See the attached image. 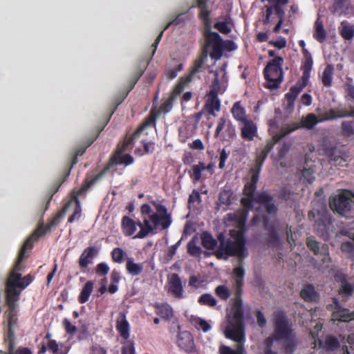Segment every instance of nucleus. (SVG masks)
<instances>
[{"label":"nucleus","instance_id":"32","mask_svg":"<svg viewBox=\"0 0 354 354\" xmlns=\"http://www.w3.org/2000/svg\"><path fill=\"white\" fill-rule=\"evenodd\" d=\"M333 74V67L331 65H328L323 73L322 77V81L324 86H330L331 85Z\"/></svg>","mask_w":354,"mask_h":354},{"label":"nucleus","instance_id":"11","mask_svg":"<svg viewBox=\"0 0 354 354\" xmlns=\"http://www.w3.org/2000/svg\"><path fill=\"white\" fill-rule=\"evenodd\" d=\"M352 194L347 190H342L334 196L330 201V208L343 216H348L352 208Z\"/></svg>","mask_w":354,"mask_h":354},{"label":"nucleus","instance_id":"18","mask_svg":"<svg viewBox=\"0 0 354 354\" xmlns=\"http://www.w3.org/2000/svg\"><path fill=\"white\" fill-rule=\"evenodd\" d=\"M177 344L179 347L187 352L192 353L194 350V339L190 333L183 331L178 333Z\"/></svg>","mask_w":354,"mask_h":354},{"label":"nucleus","instance_id":"46","mask_svg":"<svg viewBox=\"0 0 354 354\" xmlns=\"http://www.w3.org/2000/svg\"><path fill=\"white\" fill-rule=\"evenodd\" d=\"M214 28L223 34H228L231 31V28L228 26L227 24L224 21L216 23Z\"/></svg>","mask_w":354,"mask_h":354},{"label":"nucleus","instance_id":"25","mask_svg":"<svg viewBox=\"0 0 354 354\" xmlns=\"http://www.w3.org/2000/svg\"><path fill=\"white\" fill-rule=\"evenodd\" d=\"M232 113L237 121L243 122L247 120L245 109L241 106L239 102H236L232 106Z\"/></svg>","mask_w":354,"mask_h":354},{"label":"nucleus","instance_id":"45","mask_svg":"<svg viewBox=\"0 0 354 354\" xmlns=\"http://www.w3.org/2000/svg\"><path fill=\"white\" fill-rule=\"evenodd\" d=\"M135 349L133 344L131 342L127 341L123 343L122 354H134Z\"/></svg>","mask_w":354,"mask_h":354},{"label":"nucleus","instance_id":"41","mask_svg":"<svg viewBox=\"0 0 354 354\" xmlns=\"http://www.w3.org/2000/svg\"><path fill=\"white\" fill-rule=\"evenodd\" d=\"M322 328V325L320 323H317L313 328V330H310V335L312 337L315 339V347L316 346H322V342L317 337V333Z\"/></svg>","mask_w":354,"mask_h":354},{"label":"nucleus","instance_id":"17","mask_svg":"<svg viewBox=\"0 0 354 354\" xmlns=\"http://www.w3.org/2000/svg\"><path fill=\"white\" fill-rule=\"evenodd\" d=\"M218 93L209 91L206 95L205 108L209 115L215 116L216 112L220 111L221 101L218 97Z\"/></svg>","mask_w":354,"mask_h":354},{"label":"nucleus","instance_id":"54","mask_svg":"<svg viewBox=\"0 0 354 354\" xmlns=\"http://www.w3.org/2000/svg\"><path fill=\"white\" fill-rule=\"evenodd\" d=\"M64 325L66 331L71 334H73L75 333L77 328L75 326L72 325L68 319H65L64 320Z\"/></svg>","mask_w":354,"mask_h":354},{"label":"nucleus","instance_id":"3","mask_svg":"<svg viewBox=\"0 0 354 354\" xmlns=\"http://www.w3.org/2000/svg\"><path fill=\"white\" fill-rule=\"evenodd\" d=\"M155 209L144 204L140 207L142 221L136 223L133 219L124 216L122 228L126 236H132L136 231V225L140 231L133 236L134 239H143L154 230H162L168 228L171 223V215L167 208L160 204H154Z\"/></svg>","mask_w":354,"mask_h":354},{"label":"nucleus","instance_id":"14","mask_svg":"<svg viewBox=\"0 0 354 354\" xmlns=\"http://www.w3.org/2000/svg\"><path fill=\"white\" fill-rule=\"evenodd\" d=\"M326 156L331 165L343 167L346 165L349 159L348 153L342 148L335 147L326 152Z\"/></svg>","mask_w":354,"mask_h":354},{"label":"nucleus","instance_id":"37","mask_svg":"<svg viewBox=\"0 0 354 354\" xmlns=\"http://www.w3.org/2000/svg\"><path fill=\"white\" fill-rule=\"evenodd\" d=\"M205 169V165L201 162H200L198 165H194L192 166V176L195 181H198L201 179L202 171Z\"/></svg>","mask_w":354,"mask_h":354},{"label":"nucleus","instance_id":"26","mask_svg":"<svg viewBox=\"0 0 354 354\" xmlns=\"http://www.w3.org/2000/svg\"><path fill=\"white\" fill-rule=\"evenodd\" d=\"M190 322L195 328L198 330H202L205 333L207 332L211 328L210 324L207 321L200 317L192 316L190 319Z\"/></svg>","mask_w":354,"mask_h":354},{"label":"nucleus","instance_id":"61","mask_svg":"<svg viewBox=\"0 0 354 354\" xmlns=\"http://www.w3.org/2000/svg\"><path fill=\"white\" fill-rule=\"evenodd\" d=\"M257 320L259 326L263 327L266 324V319L263 313L260 311L257 313Z\"/></svg>","mask_w":354,"mask_h":354},{"label":"nucleus","instance_id":"53","mask_svg":"<svg viewBox=\"0 0 354 354\" xmlns=\"http://www.w3.org/2000/svg\"><path fill=\"white\" fill-rule=\"evenodd\" d=\"M270 44L279 49H281L286 47V40L283 37H280L277 40L270 41Z\"/></svg>","mask_w":354,"mask_h":354},{"label":"nucleus","instance_id":"58","mask_svg":"<svg viewBox=\"0 0 354 354\" xmlns=\"http://www.w3.org/2000/svg\"><path fill=\"white\" fill-rule=\"evenodd\" d=\"M172 104L170 100H167L160 107V111L163 113H166L169 112L171 109Z\"/></svg>","mask_w":354,"mask_h":354},{"label":"nucleus","instance_id":"63","mask_svg":"<svg viewBox=\"0 0 354 354\" xmlns=\"http://www.w3.org/2000/svg\"><path fill=\"white\" fill-rule=\"evenodd\" d=\"M301 102L306 106H309L312 103V97L309 94L304 93L301 98Z\"/></svg>","mask_w":354,"mask_h":354},{"label":"nucleus","instance_id":"62","mask_svg":"<svg viewBox=\"0 0 354 354\" xmlns=\"http://www.w3.org/2000/svg\"><path fill=\"white\" fill-rule=\"evenodd\" d=\"M282 6L274 5L273 8V12L278 16L279 19H282L283 20L284 11L281 8Z\"/></svg>","mask_w":354,"mask_h":354},{"label":"nucleus","instance_id":"49","mask_svg":"<svg viewBox=\"0 0 354 354\" xmlns=\"http://www.w3.org/2000/svg\"><path fill=\"white\" fill-rule=\"evenodd\" d=\"M188 252L193 255L198 257L201 254V249L194 242H189L187 245Z\"/></svg>","mask_w":354,"mask_h":354},{"label":"nucleus","instance_id":"35","mask_svg":"<svg viewBox=\"0 0 354 354\" xmlns=\"http://www.w3.org/2000/svg\"><path fill=\"white\" fill-rule=\"evenodd\" d=\"M352 239L353 241L343 243L341 248L349 257L354 259V234L352 235Z\"/></svg>","mask_w":354,"mask_h":354},{"label":"nucleus","instance_id":"39","mask_svg":"<svg viewBox=\"0 0 354 354\" xmlns=\"http://www.w3.org/2000/svg\"><path fill=\"white\" fill-rule=\"evenodd\" d=\"M339 346V342L333 336H328L325 339L323 346L327 350H335Z\"/></svg>","mask_w":354,"mask_h":354},{"label":"nucleus","instance_id":"9","mask_svg":"<svg viewBox=\"0 0 354 354\" xmlns=\"http://www.w3.org/2000/svg\"><path fill=\"white\" fill-rule=\"evenodd\" d=\"M283 59L281 57H276L270 61L264 69L265 77L270 88H277L283 80L281 66Z\"/></svg>","mask_w":354,"mask_h":354},{"label":"nucleus","instance_id":"47","mask_svg":"<svg viewBox=\"0 0 354 354\" xmlns=\"http://www.w3.org/2000/svg\"><path fill=\"white\" fill-rule=\"evenodd\" d=\"M309 77H310L309 71H307V70H306L304 72L301 82H297L295 86H297L298 88H299L300 91H301L307 85Z\"/></svg>","mask_w":354,"mask_h":354},{"label":"nucleus","instance_id":"24","mask_svg":"<svg viewBox=\"0 0 354 354\" xmlns=\"http://www.w3.org/2000/svg\"><path fill=\"white\" fill-rule=\"evenodd\" d=\"M156 313L162 318L169 319L174 315L172 308L167 304H160L156 306Z\"/></svg>","mask_w":354,"mask_h":354},{"label":"nucleus","instance_id":"50","mask_svg":"<svg viewBox=\"0 0 354 354\" xmlns=\"http://www.w3.org/2000/svg\"><path fill=\"white\" fill-rule=\"evenodd\" d=\"M266 11L263 19V24H267L273 21V17L272 15H273V8L272 6H266Z\"/></svg>","mask_w":354,"mask_h":354},{"label":"nucleus","instance_id":"34","mask_svg":"<svg viewBox=\"0 0 354 354\" xmlns=\"http://www.w3.org/2000/svg\"><path fill=\"white\" fill-rule=\"evenodd\" d=\"M127 269L131 274L137 275L141 272L142 268L140 265L136 263L132 258H129L127 262Z\"/></svg>","mask_w":354,"mask_h":354},{"label":"nucleus","instance_id":"1","mask_svg":"<svg viewBox=\"0 0 354 354\" xmlns=\"http://www.w3.org/2000/svg\"><path fill=\"white\" fill-rule=\"evenodd\" d=\"M298 127L299 126L296 124L292 127L283 128L257 154L256 166L254 169H252L251 179L244 187V197L241 199V204L244 208L233 213H229L225 218V223L227 226H234L237 230H230L231 239H225L222 234L219 236L220 245L215 252L217 258L227 260L229 257H236L242 260L248 255L245 247V239L243 236V228L248 209L251 208L257 209L259 214L254 216L252 221L254 223L262 221L265 227H267V220L263 216L260 217V212L266 210L269 214H274L277 212V207L270 195L262 192L257 196H254L256 184L259 180L261 167L274 145L288 134L297 130Z\"/></svg>","mask_w":354,"mask_h":354},{"label":"nucleus","instance_id":"55","mask_svg":"<svg viewBox=\"0 0 354 354\" xmlns=\"http://www.w3.org/2000/svg\"><path fill=\"white\" fill-rule=\"evenodd\" d=\"M47 346L48 350L50 351L53 353H57L59 350V345L55 340H49L47 343Z\"/></svg>","mask_w":354,"mask_h":354},{"label":"nucleus","instance_id":"6","mask_svg":"<svg viewBox=\"0 0 354 354\" xmlns=\"http://www.w3.org/2000/svg\"><path fill=\"white\" fill-rule=\"evenodd\" d=\"M207 1L196 0L197 6L200 8V17L207 26L204 34L205 44L203 52L206 53L207 55H209L212 59L217 61L223 55V39L217 32H212L209 30L210 22L209 18V12L207 10Z\"/></svg>","mask_w":354,"mask_h":354},{"label":"nucleus","instance_id":"5","mask_svg":"<svg viewBox=\"0 0 354 354\" xmlns=\"http://www.w3.org/2000/svg\"><path fill=\"white\" fill-rule=\"evenodd\" d=\"M281 344L285 346L287 353L291 354L297 342L283 313L275 314L274 331L272 335L265 342L263 354H278L277 349Z\"/></svg>","mask_w":354,"mask_h":354},{"label":"nucleus","instance_id":"27","mask_svg":"<svg viewBox=\"0 0 354 354\" xmlns=\"http://www.w3.org/2000/svg\"><path fill=\"white\" fill-rule=\"evenodd\" d=\"M301 297L306 301H311L317 299V293L315 291L314 287L311 285L305 286L301 290Z\"/></svg>","mask_w":354,"mask_h":354},{"label":"nucleus","instance_id":"36","mask_svg":"<svg viewBox=\"0 0 354 354\" xmlns=\"http://www.w3.org/2000/svg\"><path fill=\"white\" fill-rule=\"evenodd\" d=\"M207 59V53L203 52L201 57L198 59H196L194 62V65L193 69L192 71V74H191L192 76L200 71L201 67L205 63Z\"/></svg>","mask_w":354,"mask_h":354},{"label":"nucleus","instance_id":"64","mask_svg":"<svg viewBox=\"0 0 354 354\" xmlns=\"http://www.w3.org/2000/svg\"><path fill=\"white\" fill-rule=\"evenodd\" d=\"M9 354H32V353L28 348H22L15 351H10Z\"/></svg>","mask_w":354,"mask_h":354},{"label":"nucleus","instance_id":"33","mask_svg":"<svg viewBox=\"0 0 354 354\" xmlns=\"http://www.w3.org/2000/svg\"><path fill=\"white\" fill-rule=\"evenodd\" d=\"M340 34L345 39H351L354 36V28L348 24L342 23Z\"/></svg>","mask_w":354,"mask_h":354},{"label":"nucleus","instance_id":"22","mask_svg":"<svg viewBox=\"0 0 354 354\" xmlns=\"http://www.w3.org/2000/svg\"><path fill=\"white\" fill-rule=\"evenodd\" d=\"M98 250L95 247H88L86 248L80 255L79 263L81 268H86L87 266L92 262L95 255L97 253Z\"/></svg>","mask_w":354,"mask_h":354},{"label":"nucleus","instance_id":"20","mask_svg":"<svg viewBox=\"0 0 354 354\" xmlns=\"http://www.w3.org/2000/svg\"><path fill=\"white\" fill-rule=\"evenodd\" d=\"M242 124L243 127L241 129V137L245 140H252L257 135V125L249 120L244 121Z\"/></svg>","mask_w":354,"mask_h":354},{"label":"nucleus","instance_id":"4","mask_svg":"<svg viewBox=\"0 0 354 354\" xmlns=\"http://www.w3.org/2000/svg\"><path fill=\"white\" fill-rule=\"evenodd\" d=\"M44 233L42 226L39 227L30 236L23 245L17 260L12 271L10 272L8 278L6 283V304L10 308L9 313V326L11 327L12 318L15 315V310L17 306V302L19 299V295L22 290L27 287L32 281L30 275H27L24 277L19 272L21 270V262L23 260L26 250L28 248H31L33 243L37 241L40 236Z\"/></svg>","mask_w":354,"mask_h":354},{"label":"nucleus","instance_id":"52","mask_svg":"<svg viewBox=\"0 0 354 354\" xmlns=\"http://www.w3.org/2000/svg\"><path fill=\"white\" fill-rule=\"evenodd\" d=\"M236 49V44L230 40L223 41L222 44V53L223 50L233 51Z\"/></svg>","mask_w":354,"mask_h":354},{"label":"nucleus","instance_id":"59","mask_svg":"<svg viewBox=\"0 0 354 354\" xmlns=\"http://www.w3.org/2000/svg\"><path fill=\"white\" fill-rule=\"evenodd\" d=\"M189 147L194 149L203 150L204 145L200 139H196L189 144Z\"/></svg>","mask_w":354,"mask_h":354},{"label":"nucleus","instance_id":"21","mask_svg":"<svg viewBox=\"0 0 354 354\" xmlns=\"http://www.w3.org/2000/svg\"><path fill=\"white\" fill-rule=\"evenodd\" d=\"M291 147L292 145L290 143H284L278 153L277 159L282 167L288 166L292 161L290 155Z\"/></svg>","mask_w":354,"mask_h":354},{"label":"nucleus","instance_id":"19","mask_svg":"<svg viewBox=\"0 0 354 354\" xmlns=\"http://www.w3.org/2000/svg\"><path fill=\"white\" fill-rule=\"evenodd\" d=\"M116 329L121 337L127 340L129 337L130 325L124 313H120L116 319Z\"/></svg>","mask_w":354,"mask_h":354},{"label":"nucleus","instance_id":"51","mask_svg":"<svg viewBox=\"0 0 354 354\" xmlns=\"http://www.w3.org/2000/svg\"><path fill=\"white\" fill-rule=\"evenodd\" d=\"M314 170L311 168L304 169L302 171V176L304 179H306L308 183H312L315 178L314 176Z\"/></svg>","mask_w":354,"mask_h":354},{"label":"nucleus","instance_id":"30","mask_svg":"<svg viewBox=\"0 0 354 354\" xmlns=\"http://www.w3.org/2000/svg\"><path fill=\"white\" fill-rule=\"evenodd\" d=\"M201 240L202 245L207 250L214 249L217 244L216 241L207 232H203L201 234Z\"/></svg>","mask_w":354,"mask_h":354},{"label":"nucleus","instance_id":"31","mask_svg":"<svg viewBox=\"0 0 354 354\" xmlns=\"http://www.w3.org/2000/svg\"><path fill=\"white\" fill-rule=\"evenodd\" d=\"M301 91L299 90L297 86H292L289 91L286 94V99L288 102V106L290 109H292L294 106L295 101Z\"/></svg>","mask_w":354,"mask_h":354},{"label":"nucleus","instance_id":"29","mask_svg":"<svg viewBox=\"0 0 354 354\" xmlns=\"http://www.w3.org/2000/svg\"><path fill=\"white\" fill-rule=\"evenodd\" d=\"M93 283L92 281H88L85 283L79 297L80 303L84 304L88 300V298L93 291Z\"/></svg>","mask_w":354,"mask_h":354},{"label":"nucleus","instance_id":"15","mask_svg":"<svg viewBox=\"0 0 354 354\" xmlns=\"http://www.w3.org/2000/svg\"><path fill=\"white\" fill-rule=\"evenodd\" d=\"M335 308L332 314L333 321L350 322L354 319V311L342 308L336 299H334Z\"/></svg>","mask_w":354,"mask_h":354},{"label":"nucleus","instance_id":"42","mask_svg":"<svg viewBox=\"0 0 354 354\" xmlns=\"http://www.w3.org/2000/svg\"><path fill=\"white\" fill-rule=\"evenodd\" d=\"M353 290V287L351 283L345 281L342 282L341 287L339 289V294L342 295V297H348L349 295H351Z\"/></svg>","mask_w":354,"mask_h":354},{"label":"nucleus","instance_id":"23","mask_svg":"<svg viewBox=\"0 0 354 354\" xmlns=\"http://www.w3.org/2000/svg\"><path fill=\"white\" fill-rule=\"evenodd\" d=\"M348 8V0H334V3L330 10L334 15L339 16L344 13L347 10Z\"/></svg>","mask_w":354,"mask_h":354},{"label":"nucleus","instance_id":"38","mask_svg":"<svg viewBox=\"0 0 354 354\" xmlns=\"http://www.w3.org/2000/svg\"><path fill=\"white\" fill-rule=\"evenodd\" d=\"M198 302L202 305H206L212 307L215 306L217 303L215 298L210 294L202 295L198 299Z\"/></svg>","mask_w":354,"mask_h":354},{"label":"nucleus","instance_id":"13","mask_svg":"<svg viewBox=\"0 0 354 354\" xmlns=\"http://www.w3.org/2000/svg\"><path fill=\"white\" fill-rule=\"evenodd\" d=\"M308 247L317 255L319 254L321 257L322 263H318L317 267L319 270H324L329 267L330 259L328 257V248L325 244H320L315 241L313 237H309L307 239Z\"/></svg>","mask_w":354,"mask_h":354},{"label":"nucleus","instance_id":"57","mask_svg":"<svg viewBox=\"0 0 354 354\" xmlns=\"http://www.w3.org/2000/svg\"><path fill=\"white\" fill-rule=\"evenodd\" d=\"M226 120L224 118H220L218 121V124L216 129L215 135L216 136H218L221 131L223 130L225 124Z\"/></svg>","mask_w":354,"mask_h":354},{"label":"nucleus","instance_id":"12","mask_svg":"<svg viewBox=\"0 0 354 354\" xmlns=\"http://www.w3.org/2000/svg\"><path fill=\"white\" fill-rule=\"evenodd\" d=\"M226 66L224 64L219 69L211 71L212 81L209 91L223 94L226 91L228 86Z\"/></svg>","mask_w":354,"mask_h":354},{"label":"nucleus","instance_id":"43","mask_svg":"<svg viewBox=\"0 0 354 354\" xmlns=\"http://www.w3.org/2000/svg\"><path fill=\"white\" fill-rule=\"evenodd\" d=\"M232 194L230 191L223 190L219 194V202L221 204L229 205L230 203Z\"/></svg>","mask_w":354,"mask_h":354},{"label":"nucleus","instance_id":"28","mask_svg":"<svg viewBox=\"0 0 354 354\" xmlns=\"http://www.w3.org/2000/svg\"><path fill=\"white\" fill-rule=\"evenodd\" d=\"M315 30L314 37L319 42H323L326 39V32L324 28L322 22L317 19L315 21Z\"/></svg>","mask_w":354,"mask_h":354},{"label":"nucleus","instance_id":"40","mask_svg":"<svg viewBox=\"0 0 354 354\" xmlns=\"http://www.w3.org/2000/svg\"><path fill=\"white\" fill-rule=\"evenodd\" d=\"M215 293L223 300H227L230 297V292L225 286H217L215 289Z\"/></svg>","mask_w":354,"mask_h":354},{"label":"nucleus","instance_id":"10","mask_svg":"<svg viewBox=\"0 0 354 354\" xmlns=\"http://www.w3.org/2000/svg\"><path fill=\"white\" fill-rule=\"evenodd\" d=\"M154 122V119L151 117L148 118L143 124L138 129L131 138L124 140L122 146L119 147L114 156V161L117 164H125L127 165L133 162V159L129 154H123L127 147L148 126L152 125Z\"/></svg>","mask_w":354,"mask_h":354},{"label":"nucleus","instance_id":"60","mask_svg":"<svg viewBox=\"0 0 354 354\" xmlns=\"http://www.w3.org/2000/svg\"><path fill=\"white\" fill-rule=\"evenodd\" d=\"M228 154L226 153L225 149H223L220 154L219 158V167L223 169L225 167V162L227 160Z\"/></svg>","mask_w":354,"mask_h":354},{"label":"nucleus","instance_id":"56","mask_svg":"<svg viewBox=\"0 0 354 354\" xmlns=\"http://www.w3.org/2000/svg\"><path fill=\"white\" fill-rule=\"evenodd\" d=\"M109 270L108 265L105 263H100L97 266V272L102 274H106Z\"/></svg>","mask_w":354,"mask_h":354},{"label":"nucleus","instance_id":"48","mask_svg":"<svg viewBox=\"0 0 354 354\" xmlns=\"http://www.w3.org/2000/svg\"><path fill=\"white\" fill-rule=\"evenodd\" d=\"M342 128L343 133L345 136H349L354 134V129L353 128L352 124L350 122H344L342 124Z\"/></svg>","mask_w":354,"mask_h":354},{"label":"nucleus","instance_id":"2","mask_svg":"<svg viewBox=\"0 0 354 354\" xmlns=\"http://www.w3.org/2000/svg\"><path fill=\"white\" fill-rule=\"evenodd\" d=\"M233 274L237 295L232 301L230 309L227 313V326L224 330V333L227 338L233 339L238 344L235 350L225 346H221L219 349L221 354H244L243 308V301L239 295L245 274L244 269L241 266L236 267L234 269Z\"/></svg>","mask_w":354,"mask_h":354},{"label":"nucleus","instance_id":"44","mask_svg":"<svg viewBox=\"0 0 354 354\" xmlns=\"http://www.w3.org/2000/svg\"><path fill=\"white\" fill-rule=\"evenodd\" d=\"M124 251L120 248H116L113 249L112 252V258L113 260L117 263H121L124 258Z\"/></svg>","mask_w":354,"mask_h":354},{"label":"nucleus","instance_id":"8","mask_svg":"<svg viewBox=\"0 0 354 354\" xmlns=\"http://www.w3.org/2000/svg\"><path fill=\"white\" fill-rule=\"evenodd\" d=\"M349 115L350 114L347 111H340L335 110H330L328 113L320 115H319V117H317L313 113H310L307 115L306 117H303L301 118V122L293 123L292 124L285 127L284 128L292 127L297 124L299 126V127L297 129L301 127L310 129L313 128L318 122H323L325 120H333L338 118L346 117Z\"/></svg>","mask_w":354,"mask_h":354},{"label":"nucleus","instance_id":"7","mask_svg":"<svg viewBox=\"0 0 354 354\" xmlns=\"http://www.w3.org/2000/svg\"><path fill=\"white\" fill-rule=\"evenodd\" d=\"M103 174L104 173L102 172L96 175L91 180H86L85 184L77 192L73 191L72 193V199L64 205L63 209L52 221L48 227L50 228L53 225H56L58 223L59 219L64 216V215L69 210H73V214L69 217L68 222L73 223L75 221H78L81 217L82 209L77 196L84 193V192H86V190L88 188H89L90 187L93 185L97 181H98L102 177Z\"/></svg>","mask_w":354,"mask_h":354},{"label":"nucleus","instance_id":"16","mask_svg":"<svg viewBox=\"0 0 354 354\" xmlns=\"http://www.w3.org/2000/svg\"><path fill=\"white\" fill-rule=\"evenodd\" d=\"M168 290L175 297H183V289L181 281L177 274H171L168 277Z\"/></svg>","mask_w":354,"mask_h":354}]
</instances>
